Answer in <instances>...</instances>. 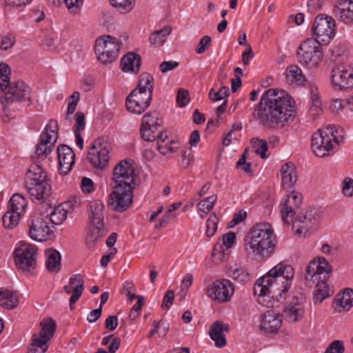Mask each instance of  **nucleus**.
Returning <instances> with one entry per match:
<instances>
[{
	"label": "nucleus",
	"mask_w": 353,
	"mask_h": 353,
	"mask_svg": "<svg viewBox=\"0 0 353 353\" xmlns=\"http://www.w3.org/2000/svg\"><path fill=\"white\" fill-rule=\"evenodd\" d=\"M294 103L288 93L282 90L271 88L263 94L254 115L265 127H283L292 117Z\"/></svg>",
	"instance_id": "nucleus-1"
},
{
	"label": "nucleus",
	"mask_w": 353,
	"mask_h": 353,
	"mask_svg": "<svg viewBox=\"0 0 353 353\" xmlns=\"http://www.w3.org/2000/svg\"><path fill=\"white\" fill-rule=\"evenodd\" d=\"M294 275L291 265L280 263L274 266L257 280L254 286V293L259 296V303L268 307L276 306L279 296L289 289Z\"/></svg>",
	"instance_id": "nucleus-2"
},
{
	"label": "nucleus",
	"mask_w": 353,
	"mask_h": 353,
	"mask_svg": "<svg viewBox=\"0 0 353 353\" xmlns=\"http://www.w3.org/2000/svg\"><path fill=\"white\" fill-rule=\"evenodd\" d=\"M275 240L276 236L270 223H257L245 238L247 255L256 259L268 256L274 249Z\"/></svg>",
	"instance_id": "nucleus-3"
},
{
	"label": "nucleus",
	"mask_w": 353,
	"mask_h": 353,
	"mask_svg": "<svg viewBox=\"0 0 353 353\" xmlns=\"http://www.w3.org/2000/svg\"><path fill=\"white\" fill-rule=\"evenodd\" d=\"M153 77L148 73H142L139 77V85L127 97L125 106L132 114H141L150 105L153 85Z\"/></svg>",
	"instance_id": "nucleus-4"
},
{
	"label": "nucleus",
	"mask_w": 353,
	"mask_h": 353,
	"mask_svg": "<svg viewBox=\"0 0 353 353\" xmlns=\"http://www.w3.org/2000/svg\"><path fill=\"white\" fill-rule=\"evenodd\" d=\"M335 126H327L325 128L319 129L312 137L311 147L316 157H324L330 154L334 144H339L343 139V133Z\"/></svg>",
	"instance_id": "nucleus-5"
},
{
	"label": "nucleus",
	"mask_w": 353,
	"mask_h": 353,
	"mask_svg": "<svg viewBox=\"0 0 353 353\" xmlns=\"http://www.w3.org/2000/svg\"><path fill=\"white\" fill-rule=\"evenodd\" d=\"M88 210L89 212V225L85 236V242L88 246H92L103 235L105 205L101 200H94L89 203Z\"/></svg>",
	"instance_id": "nucleus-6"
},
{
	"label": "nucleus",
	"mask_w": 353,
	"mask_h": 353,
	"mask_svg": "<svg viewBox=\"0 0 353 353\" xmlns=\"http://www.w3.org/2000/svg\"><path fill=\"white\" fill-rule=\"evenodd\" d=\"M323 49L319 40L307 39L303 41L296 52L297 61L303 65L315 68L323 59Z\"/></svg>",
	"instance_id": "nucleus-7"
},
{
	"label": "nucleus",
	"mask_w": 353,
	"mask_h": 353,
	"mask_svg": "<svg viewBox=\"0 0 353 353\" xmlns=\"http://www.w3.org/2000/svg\"><path fill=\"white\" fill-rule=\"evenodd\" d=\"M37 248L32 244L21 243L14 252V260L17 269L26 274L36 268Z\"/></svg>",
	"instance_id": "nucleus-8"
},
{
	"label": "nucleus",
	"mask_w": 353,
	"mask_h": 353,
	"mask_svg": "<svg viewBox=\"0 0 353 353\" xmlns=\"http://www.w3.org/2000/svg\"><path fill=\"white\" fill-rule=\"evenodd\" d=\"M120 48V43L110 35L99 37L95 41L94 50L97 59L105 65L110 64L116 60Z\"/></svg>",
	"instance_id": "nucleus-9"
},
{
	"label": "nucleus",
	"mask_w": 353,
	"mask_h": 353,
	"mask_svg": "<svg viewBox=\"0 0 353 353\" xmlns=\"http://www.w3.org/2000/svg\"><path fill=\"white\" fill-rule=\"evenodd\" d=\"M111 149V145L106 139L98 138L93 141L89 148L88 159L94 168L103 169L108 164Z\"/></svg>",
	"instance_id": "nucleus-10"
},
{
	"label": "nucleus",
	"mask_w": 353,
	"mask_h": 353,
	"mask_svg": "<svg viewBox=\"0 0 353 353\" xmlns=\"http://www.w3.org/2000/svg\"><path fill=\"white\" fill-rule=\"evenodd\" d=\"M28 235L35 241L50 240L54 235V226L47 217L32 216L28 221Z\"/></svg>",
	"instance_id": "nucleus-11"
},
{
	"label": "nucleus",
	"mask_w": 353,
	"mask_h": 353,
	"mask_svg": "<svg viewBox=\"0 0 353 353\" xmlns=\"http://www.w3.org/2000/svg\"><path fill=\"white\" fill-rule=\"evenodd\" d=\"M58 123L55 120H50L46 125L45 132L41 135L36 148L35 154L38 158L44 159L52 152L58 138Z\"/></svg>",
	"instance_id": "nucleus-12"
},
{
	"label": "nucleus",
	"mask_w": 353,
	"mask_h": 353,
	"mask_svg": "<svg viewBox=\"0 0 353 353\" xmlns=\"http://www.w3.org/2000/svg\"><path fill=\"white\" fill-rule=\"evenodd\" d=\"M321 215L315 208H309L297 216L292 227L296 234L305 236L309 231L316 228L320 223Z\"/></svg>",
	"instance_id": "nucleus-13"
},
{
	"label": "nucleus",
	"mask_w": 353,
	"mask_h": 353,
	"mask_svg": "<svg viewBox=\"0 0 353 353\" xmlns=\"http://www.w3.org/2000/svg\"><path fill=\"white\" fill-rule=\"evenodd\" d=\"M335 20L330 16L318 15L312 26V32L315 36L314 40L319 43H328L334 37L335 32Z\"/></svg>",
	"instance_id": "nucleus-14"
},
{
	"label": "nucleus",
	"mask_w": 353,
	"mask_h": 353,
	"mask_svg": "<svg viewBox=\"0 0 353 353\" xmlns=\"http://www.w3.org/2000/svg\"><path fill=\"white\" fill-rule=\"evenodd\" d=\"M163 121L159 112H147L142 118L140 133L142 139L146 141H154L159 130H162Z\"/></svg>",
	"instance_id": "nucleus-15"
},
{
	"label": "nucleus",
	"mask_w": 353,
	"mask_h": 353,
	"mask_svg": "<svg viewBox=\"0 0 353 353\" xmlns=\"http://www.w3.org/2000/svg\"><path fill=\"white\" fill-rule=\"evenodd\" d=\"M234 293V286L227 279L216 280L208 285L206 288V295L221 303L228 302Z\"/></svg>",
	"instance_id": "nucleus-16"
},
{
	"label": "nucleus",
	"mask_w": 353,
	"mask_h": 353,
	"mask_svg": "<svg viewBox=\"0 0 353 353\" xmlns=\"http://www.w3.org/2000/svg\"><path fill=\"white\" fill-rule=\"evenodd\" d=\"M305 301L306 296L303 293L290 295L283 309L284 319L290 323L300 321L305 314Z\"/></svg>",
	"instance_id": "nucleus-17"
},
{
	"label": "nucleus",
	"mask_w": 353,
	"mask_h": 353,
	"mask_svg": "<svg viewBox=\"0 0 353 353\" xmlns=\"http://www.w3.org/2000/svg\"><path fill=\"white\" fill-rule=\"evenodd\" d=\"M134 188L114 185L113 191L109 196L108 205L116 212H121L126 210L132 203V191Z\"/></svg>",
	"instance_id": "nucleus-18"
},
{
	"label": "nucleus",
	"mask_w": 353,
	"mask_h": 353,
	"mask_svg": "<svg viewBox=\"0 0 353 353\" xmlns=\"http://www.w3.org/2000/svg\"><path fill=\"white\" fill-rule=\"evenodd\" d=\"M135 168L127 160L121 161L114 168L112 180L114 185L135 188Z\"/></svg>",
	"instance_id": "nucleus-19"
},
{
	"label": "nucleus",
	"mask_w": 353,
	"mask_h": 353,
	"mask_svg": "<svg viewBox=\"0 0 353 353\" xmlns=\"http://www.w3.org/2000/svg\"><path fill=\"white\" fill-rule=\"evenodd\" d=\"M30 88L23 81H16L10 84L1 101V103L6 106L14 102L30 101Z\"/></svg>",
	"instance_id": "nucleus-20"
},
{
	"label": "nucleus",
	"mask_w": 353,
	"mask_h": 353,
	"mask_svg": "<svg viewBox=\"0 0 353 353\" xmlns=\"http://www.w3.org/2000/svg\"><path fill=\"white\" fill-rule=\"evenodd\" d=\"M236 241V234L233 232H229L223 234L221 239L216 242L211 254L213 263L219 265L227 260L230 255V249L233 246Z\"/></svg>",
	"instance_id": "nucleus-21"
},
{
	"label": "nucleus",
	"mask_w": 353,
	"mask_h": 353,
	"mask_svg": "<svg viewBox=\"0 0 353 353\" xmlns=\"http://www.w3.org/2000/svg\"><path fill=\"white\" fill-rule=\"evenodd\" d=\"M331 267L324 258H319L309 263L306 268L305 279L307 285L314 284L316 281L325 279L330 273Z\"/></svg>",
	"instance_id": "nucleus-22"
},
{
	"label": "nucleus",
	"mask_w": 353,
	"mask_h": 353,
	"mask_svg": "<svg viewBox=\"0 0 353 353\" xmlns=\"http://www.w3.org/2000/svg\"><path fill=\"white\" fill-rule=\"evenodd\" d=\"M332 81L339 89L353 88V65L343 63L335 65L332 70Z\"/></svg>",
	"instance_id": "nucleus-23"
},
{
	"label": "nucleus",
	"mask_w": 353,
	"mask_h": 353,
	"mask_svg": "<svg viewBox=\"0 0 353 353\" xmlns=\"http://www.w3.org/2000/svg\"><path fill=\"white\" fill-rule=\"evenodd\" d=\"M302 203V195L292 192L280 206V213L284 223L290 225L293 222L294 216Z\"/></svg>",
	"instance_id": "nucleus-24"
},
{
	"label": "nucleus",
	"mask_w": 353,
	"mask_h": 353,
	"mask_svg": "<svg viewBox=\"0 0 353 353\" xmlns=\"http://www.w3.org/2000/svg\"><path fill=\"white\" fill-rule=\"evenodd\" d=\"M84 290V279L81 274H75L69 279V283L63 288V290L66 294H72L69 301L70 309L73 310L74 305L81 297Z\"/></svg>",
	"instance_id": "nucleus-25"
},
{
	"label": "nucleus",
	"mask_w": 353,
	"mask_h": 353,
	"mask_svg": "<svg viewBox=\"0 0 353 353\" xmlns=\"http://www.w3.org/2000/svg\"><path fill=\"white\" fill-rule=\"evenodd\" d=\"M57 154L61 173L68 174L74 163L75 154L68 145H62L57 148Z\"/></svg>",
	"instance_id": "nucleus-26"
},
{
	"label": "nucleus",
	"mask_w": 353,
	"mask_h": 353,
	"mask_svg": "<svg viewBox=\"0 0 353 353\" xmlns=\"http://www.w3.org/2000/svg\"><path fill=\"white\" fill-rule=\"evenodd\" d=\"M33 187L26 186L32 201L42 203L51 195V185L49 182L32 184Z\"/></svg>",
	"instance_id": "nucleus-27"
},
{
	"label": "nucleus",
	"mask_w": 353,
	"mask_h": 353,
	"mask_svg": "<svg viewBox=\"0 0 353 353\" xmlns=\"http://www.w3.org/2000/svg\"><path fill=\"white\" fill-rule=\"evenodd\" d=\"M281 324L279 314L274 310H268L263 315L260 327L267 333H275L280 329Z\"/></svg>",
	"instance_id": "nucleus-28"
},
{
	"label": "nucleus",
	"mask_w": 353,
	"mask_h": 353,
	"mask_svg": "<svg viewBox=\"0 0 353 353\" xmlns=\"http://www.w3.org/2000/svg\"><path fill=\"white\" fill-rule=\"evenodd\" d=\"M156 134L158 150L163 155L175 152L178 150L179 143L169 137L166 131L159 130Z\"/></svg>",
	"instance_id": "nucleus-29"
},
{
	"label": "nucleus",
	"mask_w": 353,
	"mask_h": 353,
	"mask_svg": "<svg viewBox=\"0 0 353 353\" xmlns=\"http://www.w3.org/2000/svg\"><path fill=\"white\" fill-rule=\"evenodd\" d=\"M230 326L228 324L216 321L212 324L210 328V336L214 341L217 347H222L226 344V336L225 333L228 332Z\"/></svg>",
	"instance_id": "nucleus-30"
},
{
	"label": "nucleus",
	"mask_w": 353,
	"mask_h": 353,
	"mask_svg": "<svg viewBox=\"0 0 353 353\" xmlns=\"http://www.w3.org/2000/svg\"><path fill=\"white\" fill-rule=\"evenodd\" d=\"M44 182H48L46 171L39 165L32 164L26 172V186L33 187L32 184H40Z\"/></svg>",
	"instance_id": "nucleus-31"
},
{
	"label": "nucleus",
	"mask_w": 353,
	"mask_h": 353,
	"mask_svg": "<svg viewBox=\"0 0 353 353\" xmlns=\"http://www.w3.org/2000/svg\"><path fill=\"white\" fill-rule=\"evenodd\" d=\"M280 175L282 186L290 190L297 181V174L296 167L294 163L288 162L283 165L280 169Z\"/></svg>",
	"instance_id": "nucleus-32"
},
{
	"label": "nucleus",
	"mask_w": 353,
	"mask_h": 353,
	"mask_svg": "<svg viewBox=\"0 0 353 353\" xmlns=\"http://www.w3.org/2000/svg\"><path fill=\"white\" fill-rule=\"evenodd\" d=\"M334 12L341 21L351 23L353 21V0H339Z\"/></svg>",
	"instance_id": "nucleus-33"
},
{
	"label": "nucleus",
	"mask_w": 353,
	"mask_h": 353,
	"mask_svg": "<svg viewBox=\"0 0 353 353\" xmlns=\"http://www.w3.org/2000/svg\"><path fill=\"white\" fill-rule=\"evenodd\" d=\"M141 63L140 55L135 52H128L121 59L120 64L124 72L138 73Z\"/></svg>",
	"instance_id": "nucleus-34"
},
{
	"label": "nucleus",
	"mask_w": 353,
	"mask_h": 353,
	"mask_svg": "<svg viewBox=\"0 0 353 353\" xmlns=\"http://www.w3.org/2000/svg\"><path fill=\"white\" fill-rule=\"evenodd\" d=\"M285 79L287 82L292 86L303 85L306 81L301 69L296 65H291L286 68Z\"/></svg>",
	"instance_id": "nucleus-35"
},
{
	"label": "nucleus",
	"mask_w": 353,
	"mask_h": 353,
	"mask_svg": "<svg viewBox=\"0 0 353 353\" xmlns=\"http://www.w3.org/2000/svg\"><path fill=\"white\" fill-rule=\"evenodd\" d=\"M46 265L48 270L50 272L57 273L61 267V256L60 253L52 248H49L45 251Z\"/></svg>",
	"instance_id": "nucleus-36"
},
{
	"label": "nucleus",
	"mask_w": 353,
	"mask_h": 353,
	"mask_svg": "<svg viewBox=\"0 0 353 353\" xmlns=\"http://www.w3.org/2000/svg\"><path fill=\"white\" fill-rule=\"evenodd\" d=\"M353 306V290L347 288L335 299V309L339 312L348 311Z\"/></svg>",
	"instance_id": "nucleus-37"
},
{
	"label": "nucleus",
	"mask_w": 353,
	"mask_h": 353,
	"mask_svg": "<svg viewBox=\"0 0 353 353\" xmlns=\"http://www.w3.org/2000/svg\"><path fill=\"white\" fill-rule=\"evenodd\" d=\"M27 207L25 197L20 194H14L9 201L8 210L22 215Z\"/></svg>",
	"instance_id": "nucleus-38"
},
{
	"label": "nucleus",
	"mask_w": 353,
	"mask_h": 353,
	"mask_svg": "<svg viewBox=\"0 0 353 353\" xmlns=\"http://www.w3.org/2000/svg\"><path fill=\"white\" fill-rule=\"evenodd\" d=\"M19 303L18 297L16 293L9 291H0V305L7 309H13Z\"/></svg>",
	"instance_id": "nucleus-39"
},
{
	"label": "nucleus",
	"mask_w": 353,
	"mask_h": 353,
	"mask_svg": "<svg viewBox=\"0 0 353 353\" xmlns=\"http://www.w3.org/2000/svg\"><path fill=\"white\" fill-rule=\"evenodd\" d=\"M69 203H63L55 208L50 214V221L52 224L60 225L67 218Z\"/></svg>",
	"instance_id": "nucleus-40"
},
{
	"label": "nucleus",
	"mask_w": 353,
	"mask_h": 353,
	"mask_svg": "<svg viewBox=\"0 0 353 353\" xmlns=\"http://www.w3.org/2000/svg\"><path fill=\"white\" fill-rule=\"evenodd\" d=\"M40 325L41 329L38 336L43 339H46V341H48L56 330L57 326L55 321L50 318L43 319L40 323Z\"/></svg>",
	"instance_id": "nucleus-41"
},
{
	"label": "nucleus",
	"mask_w": 353,
	"mask_h": 353,
	"mask_svg": "<svg viewBox=\"0 0 353 353\" xmlns=\"http://www.w3.org/2000/svg\"><path fill=\"white\" fill-rule=\"evenodd\" d=\"M170 32L171 28L170 26H165L161 30L154 32L149 38L150 44L155 46H161L165 41L167 37Z\"/></svg>",
	"instance_id": "nucleus-42"
},
{
	"label": "nucleus",
	"mask_w": 353,
	"mask_h": 353,
	"mask_svg": "<svg viewBox=\"0 0 353 353\" xmlns=\"http://www.w3.org/2000/svg\"><path fill=\"white\" fill-rule=\"evenodd\" d=\"M47 343L46 339H43L37 334H34L28 353H44L48 349Z\"/></svg>",
	"instance_id": "nucleus-43"
},
{
	"label": "nucleus",
	"mask_w": 353,
	"mask_h": 353,
	"mask_svg": "<svg viewBox=\"0 0 353 353\" xmlns=\"http://www.w3.org/2000/svg\"><path fill=\"white\" fill-rule=\"evenodd\" d=\"M21 216V214L8 210L2 218L3 227L6 229H13L18 225Z\"/></svg>",
	"instance_id": "nucleus-44"
},
{
	"label": "nucleus",
	"mask_w": 353,
	"mask_h": 353,
	"mask_svg": "<svg viewBox=\"0 0 353 353\" xmlns=\"http://www.w3.org/2000/svg\"><path fill=\"white\" fill-rule=\"evenodd\" d=\"M230 275L234 281L241 284H244L250 281L248 272L242 267L231 268Z\"/></svg>",
	"instance_id": "nucleus-45"
},
{
	"label": "nucleus",
	"mask_w": 353,
	"mask_h": 353,
	"mask_svg": "<svg viewBox=\"0 0 353 353\" xmlns=\"http://www.w3.org/2000/svg\"><path fill=\"white\" fill-rule=\"evenodd\" d=\"M216 199L217 196L214 194L201 200L196 205L198 212L203 214H207L212 210Z\"/></svg>",
	"instance_id": "nucleus-46"
},
{
	"label": "nucleus",
	"mask_w": 353,
	"mask_h": 353,
	"mask_svg": "<svg viewBox=\"0 0 353 353\" xmlns=\"http://www.w3.org/2000/svg\"><path fill=\"white\" fill-rule=\"evenodd\" d=\"M324 280L325 279H321L316 281V285L314 297L319 302H322L325 298L330 296L328 285Z\"/></svg>",
	"instance_id": "nucleus-47"
},
{
	"label": "nucleus",
	"mask_w": 353,
	"mask_h": 353,
	"mask_svg": "<svg viewBox=\"0 0 353 353\" xmlns=\"http://www.w3.org/2000/svg\"><path fill=\"white\" fill-rule=\"evenodd\" d=\"M10 69L9 66L5 63H0V92H4L9 83V74Z\"/></svg>",
	"instance_id": "nucleus-48"
},
{
	"label": "nucleus",
	"mask_w": 353,
	"mask_h": 353,
	"mask_svg": "<svg viewBox=\"0 0 353 353\" xmlns=\"http://www.w3.org/2000/svg\"><path fill=\"white\" fill-rule=\"evenodd\" d=\"M252 143L254 152L259 154L262 159H265L267 157L265 152L268 150L266 141L255 138L252 139Z\"/></svg>",
	"instance_id": "nucleus-49"
},
{
	"label": "nucleus",
	"mask_w": 353,
	"mask_h": 353,
	"mask_svg": "<svg viewBox=\"0 0 353 353\" xmlns=\"http://www.w3.org/2000/svg\"><path fill=\"white\" fill-rule=\"evenodd\" d=\"M111 5L124 12L132 10L135 4V0H110Z\"/></svg>",
	"instance_id": "nucleus-50"
},
{
	"label": "nucleus",
	"mask_w": 353,
	"mask_h": 353,
	"mask_svg": "<svg viewBox=\"0 0 353 353\" xmlns=\"http://www.w3.org/2000/svg\"><path fill=\"white\" fill-rule=\"evenodd\" d=\"M219 219L215 213H212L206 222V235L211 237L214 235L217 230Z\"/></svg>",
	"instance_id": "nucleus-51"
},
{
	"label": "nucleus",
	"mask_w": 353,
	"mask_h": 353,
	"mask_svg": "<svg viewBox=\"0 0 353 353\" xmlns=\"http://www.w3.org/2000/svg\"><path fill=\"white\" fill-rule=\"evenodd\" d=\"M229 95V89L226 86H222L217 92L214 88L209 92V98L213 101H219L225 99Z\"/></svg>",
	"instance_id": "nucleus-52"
},
{
	"label": "nucleus",
	"mask_w": 353,
	"mask_h": 353,
	"mask_svg": "<svg viewBox=\"0 0 353 353\" xmlns=\"http://www.w3.org/2000/svg\"><path fill=\"white\" fill-rule=\"evenodd\" d=\"M15 43V36L11 33L0 34V49L7 50Z\"/></svg>",
	"instance_id": "nucleus-53"
},
{
	"label": "nucleus",
	"mask_w": 353,
	"mask_h": 353,
	"mask_svg": "<svg viewBox=\"0 0 353 353\" xmlns=\"http://www.w3.org/2000/svg\"><path fill=\"white\" fill-rule=\"evenodd\" d=\"M145 304V299L143 296H139L135 305L132 306L129 313V318L134 321L137 319L141 313L142 307Z\"/></svg>",
	"instance_id": "nucleus-54"
},
{
	"label": "nucleus",
	"mask_w": 353,
	"mask_h": 353,
	"mask_svg": "<svg viewBox=\"0 0 353 353\" xmlns=\"http://www.w3.org/2000/svg\"><path fill=\"white\" fill-rule=\"evenodd\" d=\"M69 12L72 15L80 13L83 0H64Z\"/></svg>",
	"instance_id": "nucleus-55"
},
{
	"label": "nucleus",
	"mask_w": 353,
	"mask_h": 353,
	"mask_svg": "<svg viewBox=\"0 0 353 353\" xmlns=\"http://www.w3.org/2000/svg\"><path fill=\"white\" fill-rule=\"evenodd\" d=\"M343 342L340 340L332 341L327 347L325 353H344Z\"/></svg>",
	"instance_id": "nucleus-56"
},
{
	"label": "nucleus",
	"mask_w": 353,
	"mask_h": 353,
	"mask_svg": "<svg viewBox=\"0 0 353 353\" xmlns=\"http://www.w3.org/2000/svg\"><path fill=\"white\" fill-rule=\"evenodd\" d=\"M330 52L332 60L336 61L339 57L345 54V47L343 44L338 43L332 46L330 49Z\"/></svg>",
	"instance_id": "nucleus-57"
},
{
	"label": "nucleus",
	"mask_w": 353,
	"mask_h": 353,
	"mask_svg": "<svg viewBox=\"0 0 353 353\" xmlns=\"http://www.w3.org/2000/svg\"><path fill=\"white\" fill-rule=\"evenodd\" d=\"M75 117L74 132H81L85 128V115L83 113L78 112L75 114Z\"/></svg>",
	"instance_id": "nucleus-58"
},
{
	"label": "nucleus",
	"mask_w": 353,
	"mask_h": 353,
	"mask_svg": "<svg viewBox=\"0 0 353 353\" xmlns=\"http://www.w3.org/2000/svg\"><path fill=\"white\" fill-rule=\"evenodd\" d=\"M189 93L184 89H179L177 93L176 101L179 106L184 107L189 102Z\"/></svg>",
	"instance_id": "nucleus-59"
},
{
	"label": "nucleus",
	"mask_w": 353,
	"mask_h": 353,
	"mask_svg": "<svg viewBox=\"0 0 353 353\" xmlns=\"http://www.w3.org/2000/svg\"><path fill=\"white\" fill-rule=\"evenodd\" d=\"M211 42V37L210 36H204L199 41L196 48V52L199 54L204 53L206 50V48L210 45Z\"/></svg>",
	"instance_id": "nucleus-60"
},
{
	"label": "nucleus",
	"mask_w": 353,
	"mask_h": 353,
	"mask_svg": "<svg viewBox=\"0 0 353 353\" xmlns=\"http://www.w3.org/2000/svg\"><path fill=\"white\" fill-rule=\"evenodd\" d=\"M342 192L344 195L351 196L353 195V179L345 178L343 183Z\"/></svg>",
	"instance_id": "nucleus-61"
},
{
	"label": "nucleus",
	"mask_w": 353,
	"mask_h": 353,
	"mask_svg": "<svg viewBox=\"0 0 353 353\" xmlns=\"http://www.w3.org/2000/svg\"><path fill=\"white\" fill-rule=\"evenodd\" d=\"M174 299V292L173 290H168L164 294L163 300L161 304L162 308H169L172 304Z\"/></svg>",
	"instance_id": "nucleus-62"
},
{
	"label": "nucleus",
	"mask_w": 353,
	"mask_h": 353,
	"mask_svg": "<svg viewBox=\"0 0 353 353\" xmlns=\"http://www.w3.org/2000/svg\"><path fill=\"white\" fill-rule=\"evenodd\" d=\"M81 188L85 193H91L94 190L92 181L89 178L83 177L81 180Z\"/></svg>",
	"instance_id": "nucleus-63"
},
{
	"label": "nucleus",
	"mask_w": 353,
	"mask_h": 353,
	"mask_svg": "<svg viewBox=\"0 0 353 353\" xmlns=\"http://www.w3.org/2000/svg\"><path fill=\"white\" fill-rule=\"evenodd\" d=\"M323 3V0H307V7L310 12L318 11Z\"/></svg>",
	"instance_id": "nucleus-64"
}]
</instances>
